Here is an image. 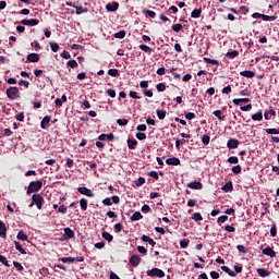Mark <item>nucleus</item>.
Instances as JSON below:
<instances>
[{
	"label": "nucleus",
	"mask_w": 279,
	"mask_h": 279,
	"mask_svg": "<svg viewBox=\"0 0 279 279\" xmlns=\"http://www.w3.org/2000/svg\"><path fill=\"white\" fill-rule=\"evenodd\" d=\"M45 205V197L43 195L35 193L32 195V202L28 205V208L37 207L38 210H43V206Z\"/></svg>",
	"instance_id": "1"
},
{
	"label": "nucleus",
	"mask_w": 279,
	"mask_h": 279,
	"mask_svg": "<svg viewBox=\"0 0 279 279\" xmlns=\"http://www.w3.org/2000/svg\"><path fill=\"white\" fill-rule=\"evenodd\" d=\"M43 189V180L32 181L28 184L26 195H32V193H38Z\"/></svg>",
	"instance_id": "2"
},
{
	"label": "nucleus",
	"mask_w": 279,
	"mask_h": 279,
	"mask_svg": "<svg viewBox=\"0 0 279 279\" xmlns=\"http://www.w3.org/2000/svg\"><path fill=\"white\" fill-rule=\"evenodd\" d=\"M146 276L149 278H165V272L160 268H151L146 271Z\"/></svg>",
	"instance_id": "3"
},
{
	"label": "nucleus",
	"mask_w": 279,
	"mask_h": 279,
	"mask_svg": "<svg viewBox=\"0 0 279 279\" xmlns=\"http://www.w3.org/2000/svg\"><path fill=\"white\" fill-rule=\"evenodd\" d=\"M7 97L9 99H19V97H21V93L19 92V87H9L7 89Z\"/></svg>",
	"instance_id": "4"
},
{
	"label": "nucleus",
	"mask_w": 279,
	"mask_h": 279,
	"mask_svg": "<svg viewBox=\"0 0 279 279\" xmlns=\"http://www.w3.org/2000/svg\"><path fill=\"white\" fill-rule=\"evenodd\" d=\"M63 240L70 241V239H75V231H73L71 228L66 227L63 229Z\"/></svg>",
	"instance_id": "5"
},
{
	"label": "nucleus",
	"mask_w": 279,
	"mask_h": 279,
	"mask_svg": "<svg viewBox=\"0 0 279 279\" xmlns=\"http://www.w3.org/2000/svg\"><path fill=\"white\" fill-rule=\"evenodd\" d=\"M77 191L81 195H85L86 197H95L93 191L86 186L77 187Z\"/></svg>",
	"instance_id": "6"
},
{
	"label": "nucleus",
	"mask_w": 279,
	"mask_h": 279,
	"mask_svg": "<svg viewBox=\"0 0 279 279\" xmlns=\"http://www.w3.org/2000/svg\"><path fill=\"white\" fill-rule=\"evenodd\" d=\"M187 189H192L193 191H202L204 189V184L199 181H193L187 183Z\"/></svg>",
	"instance_id": "7"
},
{
	"label": "nucleus",
	"mask_w": 279,
	"mask_h": 279,
	"mask_svg": "<svg viewBox=\"0 0 279 279\" xmlns=\"http://www.w3.org/2000/svg\"><path fill=\"white\" fill-rule=\"evenodd\" d=\"M141 260H143L141 256L132 255L129 259V263L132 267H137L138 265H141Z\"/></svg>",
	"instance_id": "8"
},
{
	"label": "nucleus",
	"mask_w": 279,
	"mask_h": 279,
	"mask_svg": "<svg viewBox=\"0 0 279 279\" xmlns=\"http://www.w3.org/2000/svg\"><path fill=\"white\" fill-rule=\"evenodd\" d=\"M21 23L28 27H36V25H38L40 21H38L37 19H31V20H22Z\"/></svg>",
	"instance_id": "9"
},
{
	"label": "nucleus",
	"mask_w": 279,
	"mask_h": 279,
	"mask_svg": "<svg viewBox=\"0 0 279 279\" xmlns=\"http://www.w3.org/2000/svg\"><path fill=\"white\" fill-rule=\"evenodd\" d=\"M239 140L236 138H230L228 142H227V147L228 149H236L239 147Z\"/></svg>",
	"instance_id": "10"
},
{
	"label": "nucleus",
	"mask_w": 279,
	"mask_h": 279,
	"mask_svg": "<svg viewBox=\"0 0 279 279\" xmlns=\"http://www.w3.org/2000/svg\"><path fill=\"white\" fill-rule=\"evenodd\" d=\"M8 236V227H5V222L0 220V238L7 239Z\"/></svg>",
	"instance_id": "11"
},
{
	"label": "nucleus",
	"mask_w": 279,
	"mask_h": 279,
	"mask_svg": "<svg viewBox=\"0 0 279 279\" xmlns=\"http://www.w3.org/2000/svg\"><path fill=\"white\" fill-rule=\"evenodd\" d=\"M105 8L107 12H117L119 10V2L107 3Z\"/></svg>",
	"instance_id": "12"
},
{
	"label": "nucleus",
	"mask_w": 279,
	"mask_h": 279,
	"mask_svg": "<svg viewBox=\"0 0 279 279\" xmlns=\"http://www.w3.org/2000/svg\"><path fill=\"white\" fill-rule=\"evenodd\" d=\"M27 62H40V54L33 52L27 54L26 57Z\"/></svg>",
	"instance_id": "13"
},
{
	"label": "nucleus",
	"mask_w": 279,
	"mask_h": 279,
	"mask_svg": "<svg viewBox=\"0 0 279 279\" xmlns=\"http://www.w3.org/2000/svg\"><path fill=\"white\" fill-rule=\"evenodd\" d=\"M51 122V117L50 116H45L40 122V128L41 130H47L49 123Z\"/></svg>",
	"instance_id": "14"
},
{
	"label": "nucleus",
	"mask_w": 279,
	"mask_h": 279,
	"mask_svg": "<svg viewBox=\"0 0 279 279\" xmlns=\"http://www.w3.org/2000/svg\"><path fill=\"white\" fill-rule=\"evenodd\" d=\"M263 254L265 256H270V258H276V251L269 246L263 250Z\"/></svg>",
	"instance_id": "15"
},
{
	"label": "nucleus",
	"mask_w": 279,
	"mask_h": 279,
	"mask_svg": "<svg viewBox=\"0 0 279 279\" xmlns=\"http://www.w3.org/2000/svg\"><path fill=\"white\" fill-rule=\"evenodd\" d=\"M271 117H276V110L270 109V110H265L264 112V118L266 119V121H271Z\"/></svg>",
	"instance_id": "16"
},
{
	"label": "nucleus",
	"mask_w": 279,
	"mask_h": 279,
	"mask_svg": "<svg viewBox=\"0 0 279 279\" xmlns=\"http://www.w3.org/2000/svg\"><path fill=\"white\" fill-rule=\"evenodd\" d=\"M240 75L242 77H247L248 80H252L253 77H255L256 73H254V71L245 70L240 72Z\"/></svg>",
	"instance_id": "17"
},
{
	"label": "nucleus",
	"mask_w": 279,
	"mask_h": 279,
	"mask_svg": "<svg viewBox=\"0 0 279 279\" xmlns=\"http://www.w3.org/2000/svg\"><path fill=\"white\" fill-rule=\"evenodd\" d=\"M166 163H168L172 167H178L180 165V158H177V157L168 158L166 160Z\"/></svg>",
	"instance_id": "18"
},
{
	"label": "nucleus",
	"mask_w": 279,
	"mask_h": 279,
	"mask_svg": "<svg viewBox=\"0 0 279 279\" xmlns=\"http://www.w3.org/2000/svg\"><path fill=\"white\" fill-rule=\"evenodd\" d=\"M45 165H48L49 167H54V171H58V169H60V165H58V161L56 159H48L45 161Z\"/></svg>",
	"instance_id": "19"
},
{
	"label": "nucleus",
	"mask_w": 279,
	"mask_h": 279,
	"mask_svg": "<svg viewBox=\"0 0 279 279\" xmlns=\"http://www.w3.org/2000/svg\"><path fill=\"white\" fill-rule=\"evenodd\" d=\"M222 191H225V193H232V191H234V186L232 185V181L227 182L222 186Z\"/></svg>",
	"instance_id": "20"
},
{
	"label": "nucleus",
	"mask_w": 279,
	"mask_h": 279,
	"mask_svg": "<svg viewBox=\"0 0 279 279\" xmlns=\"http://www.w3.org/2000/svg\"><path fill=\"white\" fill-rule=\"evenodd\" d=\"M257 274L262 278H267V277L271 276V272L269 270L265 269V268H258Z\"/></svg>",
	"instance_id": "21"
},
{
	"label": "nucleus",
	"mask_w": 279,
	"mask_h": 279,
	"mask_svg": "<svg viewBox=\"0 0 279 279\" xmlns=\"http://www.w3.org/2000/svg\"><path fill=\"white\" fill-rule=\"evenodd\" d=\"M101 236L105 241H108V243H112V241H114V236H112L108 231H102Z\"/></svg>",
	"instance_id": "22"
},
{
	"label": "nucleus",
	"mask_w": 279,
	"mask_h": 279,
	"mask_svg": "<svg viewBox=\"0 0 279 279\" xmlns=\"http://www.w3.org/2000/svg\"><path fill=\"white\" fill-rule=\"evenodd\" d=\"M191 17H192V19H202V8L194 9V10L191 12Z\"/></svg>",
	"instance_id": "23"
},
{
	"label": "nucleus",
	"mask_w": 279,
	"mask_h": 279,
	"mask_svg": "<svg viewBox=\"0 0 279 279\" xmlns=\"http://www.w3.org/2000/svg\"><path fill=\"white\" fill-rule=\"evenodd\" d=\"M220 269L228 274L231 278H236V272L232 271L228 266H221Z\"/></svg>",
	"instance_id": "24"
},
{
	"label": "nucleus",
	"mask_w": 279,
	"mask_h": 279,
	"mask_svg": "<svg viewBox=\"0 0 279 279\" xmlns=\"http://www.w3.org/2000/svg\"><path fill=\"white\" fill-rule=\"evenodd\" d=\"M130 219L131 221H141V219H143V214H141V211H135Z\"/></svg>",
	"instance_id": "25"
},
{
	"label": "nucleus",
	"mask_w": 279,
	"mask_h": 279,
	"mask_svg": "<svg viewBox=\"0 0 279 279\" xmlns=\"http://www.w3.org/2000/svg\"><path fill=\"white\" fill-rule=\"evenodd\" d=\"M226 57L230 60H234V58H239V52L238 50H231L226 53Z\"/></svg>",
	"instance_id": "26"
},
{
	"label": "nucleus",
	"mask_w": 279,
	"mask_h": 279,
	"mask_svg": "<svg viewBox=\"0 0 279 279\" xmlns=\"http://www.w3.org/2000/svg\"><path fill=\"white\" fill-rule=\"evenodd\" d=\"M126 143H128V147H129V149H136V145H138V141H136V140H128L126 141Z\"/></svg>",
	"instance_id": "27"
},
{
	"label": "nucleus",
	"mask_w": 279,
	"mask_h": 279,
	"mask_svg": "<svg viewBox=\"0 0 279 279\" xmlns=\"http://www.w3.org/2000/svg\"><path fill=\"white\" fill-rule=\"evenodd\" d=\"M14 245H15V250H17L20 254H27V251L23 248V246L21 245V242L14 241Z\"/></svg>",
	"instance_id": "28"
},
{
	"label": "nucleus",
	"mask_w": 279,
	"mask_h": 279,
	"mask_svg": "<svg viewBox=\"0 0 279 279\" xmlns=\"http://www.w3.org/2000/svg\"><path fill=\"white\" fill-rule=\"evenodd\" d=\"M80 206L82 210H88V199L81 198Z\"/></svg>",
	"instance_id": "29"
},
{
	"label": "nucleus",
	"mask_w": 279,
	"mask_h": 279,
	"mask_svg": "<svg viewBox=\"0 0 279 279\" xmlns=\"http://www.w3.org/2000/svg\"><path fill=\"white\" fill-rule=\"evenodd\" d=\"M17 239L19 241H28V236L26 235L24 230L19 231Z\"/></svg>",
	"instance_id": "30"
},
{
	"label": "nucleus",
	"mask_w": 279,
	"mask_h": 279,
	"mask_svg": "<svg viewBox=\"0 0 279 279\" xmlns=\"http://www.w3.org/2000/svg\"><path fill=\"white\" fill-rule=\"evenodd\" d=\"M156 113H157L158 119H160V121L165 120V118L167 117V111L166 110L157 109Z\"/></svg>",
	"instance_id": "31"
},
{
	"label": "nucleus",
	"mask_w": 279,
	"mask_h": 279,
	"mask_svg": "<svg viewBox=\"0 0 279 279\" xmlns=\"http://www.w3.org/2000/svg\"><path fill=\"white\" fill-rule=\"evenodd\" d=\"M214 114L219 119V121H226V116H223V111L221 110H215Z\"/></svg>",
	"instance_id": "32"
},
{
	"label": "nucleus",
	"mask_w": 279,
	"mask_h": 279,
	"mask_svg": "<svg viewBox=\"0 0 279 279\" xmlns=\"http://www.w3.org/2000/svg\"><path fill=\"white\" fill-rule=\"evenodd\" d=\"M108 75H110V77H119L121 74L118 69H110L108 70Z\"/></svg>",
	"instance_id": "33"
},
{
	"label": "nucleus",
	"mask_w": 279,
	"mask_h": 279,
	"mask_svg": "<svg viewBox=\"0 0 279 279\" xmlns=\"http://www.w3.org/2000/svg\"><path fill=\"white\" fill-rule=\"evenodd\" d=\"M204 61L206 64H214L215 66H219V60L210 59V58H204Z\"/></svg>",
	"instance_id": "34"
},
{
	"label": "nucleus",
	"mask_w": 279,
	"mask_h": 279,
	"mask_svg": "<svg viewBox=\"0 0 279 279\" xmlns=\"http://www.w3.org/2000/svg\"><path fill=\"white\" fill-rule=\"evenodd\" d=\"M159 173L156 171H150L147 173V175H149V178H154V180H159L160 179L159 175H165L162 172H159Z\"/></svg>",
	"instance_id": "35"
},
{
	"label": "nucleus",
	"mask_w": 279,
	"mask_h": 279,
	"mask_svg": "<svg viewBox=\"0 0 279 279\" xmlns=\"http://www.w3.org/2000/svg\"><path fill=\"white\" fill-rule=\"evenodd\" d=\"M232 173H234V175H239V173H241V171H243V168L241 167V165L238 166H233L231 168Z\"/></svg>",
	"instance_id": "36"
},
{
	"label": "nucleus",
	"mask_w": 279,
	"mask_h": 279,
	"mask_svg": "<svg viewBox=\"0 0 279 279\" xmlns=\"http://www.w3.org/2000/svg\"><path fill=\"white\" fill-rule=\"evenodd\" d=\"M252 119L254 121H262L263 120V111H257L256 113L252 114Z\"/></svg>",
	"instance_id": "37"
},
{
	"label": "nucleus",
	"mask_w": 279,
	"mask_h": 279,
	"mask_svg": "<svg viewBox=\"0 0 279 279\" xmlns=\"http://www.w3.org/2000/svg\"><path fill=\"white\" fill-rule=\"evenodd\" d=\"M75 10H76V14L80 15V14H86V12H88V8H84V7H75Z\"/></svg>",
	"instance_id": "38"
},
{
	"label": "nucleus",
	"mask_w": 279,
	"mask_h": 279,
	"mask_svg": "<svg viewBox=\"0 0 279 279\" xmlns=\"http://www.w3.org/2000/svg\"><path fill=\"white\" fill-rule=\"evenodd\" d=\"M140 49H141L142 51H145V53H151V51H154V50L151 49V47H149V46H147V45H145V44L140 45Z\"/></svg>",
	"instance_id": "39"
},
{
	"label": "nucleus",
	"mask_w": 279,
	"mask_h": 279,
	"mask_svg": "<svg viewBox=\"0 0 279 279\" xmlns=\"http://www.w3.org/2000/svg\"><path fill=\"white\" fill-rule=\"evenodd\" d=\"M227 162H229V165H239V157L231 156L227 159Z\"/></svg>",
	"instance_id": "40"
},
{
	"label": "nucleus",
	"mask_w": 279,
	"mask_h": 279,
	"mask_svg": "<svg viewBox=\"0 0 279 279\" xmlns=\"http://www.w3.org/2000/svg\"><path fill=\"white\" fill-rule=\"evenodd\" d=\"M50 48L53 53H58V51H60V45H58V43H50Z\"/></svg>",
	"instance_id": "41"
},
{
	"label": "nucleus",
	"mask_w": 279,
	"mask_h": 279,
	"mask_svg": "<svg viewBox=\"0 0 279 279\" xmlns=\"http://www.w3.org/2000/svg\"><path fill=\"white\" fill-rule=\"evenodd\" d=\"M66 66H70V69H77V66H80V65L77 64V61L72 59L66 62Z\"/></svg>",
	"instance_id": "42"
},
{
	"label": "nucleus",
	"mask_w": 279,
	"mask_h": 279,
	"mask_svg": "<svg viewBox=\"0 0 279 279\" xmlns=\"http://www.w3.org/2000/svg\"><path fill=\"white\" fill-rule=\"evenodd\" d=\"M156 88L158 93H165V90H167V85H165V83H159L156 85Z\"/></svg>",
	"instance_id": "43"
},
{
	"label": "nucleus",
	"mask_w": 279,
	"mask_h": 279,
	"mask_svg": "<svg viewBox=\"0 0 279 279\" xmlns=\"http://www.w3.org/2000/svg\"><path fill=\"white\" fill-rule=\"evenodd\" d=\"M202 143H203V145H209L210 144V135H208V134L203 135Z\"/></svg>",
	"instance_id": "44"
},
{
	"label": "nucleus",
	"mask_w": 279,
	"mask_h": 279,
	"mask_svg": "<svg viewBox=\"0 0 279 279\" xmlns=\"http://www.w3.org/2000/svg\"><path fill=\"white\" fill-rule=\"evenodd\" d=\"M192 219L194 221H204V217H202V214H199V213H194L192 216Z\"/></svg>",
	"instance_id": "45"
},
{
	"label": "nucleus",
	"mask_w": 279,
	"mask_h": 279,
	"mask_svg": "<svg viewBox=\"0 0 279 279\" xmlns=\"http://www.w3.org/2000/svg\"><path fill=\"white\" fill-rule=\"evenodd\" d=\"M172 29L178 34L179 32H182V29H184V26L182 24H173Z\"/></svg>",
	"instance_id": "46"
},
{
	"label": "nucleus",
	"mask_w": 279,
	"mask_h": 279,
	"mask_svg": "<svg viewBox=\"0 0 279 279\" xmlns=\"http://www.w3.org/2000/svg\"><path fill=\"white\" fill-rule=\"evenodd\" d=\"M189 243H191L189 239H183L180 241V246L182 247V250H186V247H189Z\"/></svg>",
	"instance_id": "47"
},
{
	"label": "nucleus",
	"mask_w": 279,
	"mask_h": 279,
	"mask_svg": "<svg viewBox=\"0 0 279 279\" xmlns=\"http://www.w3.org/2000/svg\"><path fill=\"white\" fill-rule=\"evenodd\" d=\"M13 267H15V269L17 270V271H23L25 268L23 267V265L20 263V262H16V260H14L13 262Z\"/></svg>",
	"instance_id": "48"
},
{
	"label": "nucleus",
	"mask_w": 279,
	"mask_h": 279,
	"mask_svg": "<svg viewBox=\"0 0 279 279\" xmlns=\"http://www.w3.org/2000/svg\"><path fill=\"white\" fill-rule=\"evenodd\" d=\"M125 34H126L125 31H120V32L116 33L113 36H114V38H119L120 40H122V38H125Z\"/></svg>",
	"instance_id": "49"
},
{
	"label": "nucleus",
	"mask_w": 279,
	"mask_h": 279,
	"mask_svg": "<svg viewBox=\"0 0 279 279\" xmlns=\"http://www.w3.org/2000/svg\"><path fill=\"white\" fill-rule=\"evenodd\" d=\"M277 16L276 15H265L262 14V20L263 21H276Z\"/></svg>",
	"instance_id": "50"
},
{
	"label": "nucleus",
	"mask_w": 279,
	"mask_h": 279,
	"mask_svg": "<svg viewBox=\"0 0 279 279\" xmlns=\"http://www.w3.org/2000/svg\"><path fill=\"white\" fill-rule=\"evenodd\" d=\"M59 260L61 263H75V257H62Z\"/></svg>",
	"instance_id": "51"
},
{
	"label": "nucleus",
	"mask_w": 279,
	"mask_h": 279,
	"mask_svg": "<svg viewBox=\"0 0 279 279\" xmlns=\"http://www.w3.org/2000/svg\"><path fill=\"white\" fill-rule=\"evenodd\" d=\"M117 123H118V125L123 128V126L128 125V123H130V121H128V119H118Z\"/></svg>",
	"instance_id": "52"
},
{
	"label": "nucleus",
	"mask_w": 279,
	"mask_h": 279,
	"mask_svg": "<svg viewBox=\"0 0 279 279\" xmlns=\"http://www.w3.org/2000/svg\"><path fill=\"white\" fill-rule=\"evenodd\" d=\"M137 141H145L147 138V135L143 132H138L135 134Z\"/></svg>",
	"instance_id": "53"
},
{
	"label": "nucleus",
	"mask_w": 279,
	"mask_h": 279,
	"mask_svg": "<svg viewBox=\"0 0 279 279\" xmlns=\"http://www.w3.org/2000/svg\"><path fill=\"white\" fill-rule=\"evenodd\" d=\"M278 234V228L276 227V225H272L270 228V236H277Z\"/></svg>",
	"instance_id": "54"
},
{
	"label": "nucleus",
	"mask_w": 279,
	"mask_h": 279,
	"mask_svg": "<svg viewBox=\"0 0 279 279\" xmlns=\"http://www.w3.org/2000/svg\"><path fill=\"white\" fill-rule=\"evenodd\" d=\"M66 210H69V208L66 207V205H61L58 208V213H61V215H66Z\"/></svg>",
	"instance_id": "55"
},
{
	"label": "nucleus",
	"mask_w": 279,
	"mask_h": 279,
	"mask_svg": "<svg viewBox=\"0 0 279 279\" xmlns=\"http://www.w3.org/2000/svg\"><path fill=\"white\" fill-rule=\"evenodd\" d=\"M137 252L142 254V256H147V250L145 246H137Z\"/></svg>",
	"instance_id": "56"
},
{
	"label": "nucleus",
	"mask_w": 279,
	"mask_h": 279,
	"mask_svg": "<svg viewBox=\"0 0 279 279\" xmlns=\"http://www.w3.org/2000/svg\"><path fill=\"white\" fill-rule=\"evenodd\" d=\"M0 263H2L4 267H10V264L8 263V258H5V256L3 255H0Z\"/></svg>",
	"instance_id": "57"
},
{
	"label": "nucleus",
	"mask_w": 279,
	"mask_h": 279,
	"mask_svg": "<svg viewBox=\"0 0 279 279\" xmlns=\"http://www.w3.org/2000/svg\"><path fill=\"white\" fill-rule=\"evenodd\" d=\"M226 221H228V216H226V215H222V216L218 217V219H217L218 223H226Z\"/></svg>",
	"instance_id": "58"
},
{
	"label": "nucleus",
	"mask_w": 279,
	"mask_h": 279,
	"mask_svg": "<svg viewBox=\"0 0 279 279\" xmlns=\"http://www.w3.org/2000/svg\"><path fill=\"white\" fill-rule=\"evenodd\" d=\"M236 250H238V252H240L241 254H247V250L245 248V246L244 245H238L236 246Z\"/></svg>",
	"instance_id": "59"
},
{
	"label": "nucleus",
	"mask_w": 279,
	"mask_h": 279,
	"mask_svg": "<svg viewBox=\"0 0 279 279\" xmlns=\"http://www.w3.org/2000/svg\"><path fill=\"white\" fill-rule=\"evenodd\" d=\"M142 213H151V207H149V205L145 204L142 206Z\"/></svg>",
	"instance_id": "60"
},
{
	"label": "nucleus",
	"mask_w": 279,
	"mask_h": 279,
	"mask_svg": "<svg viewBox=\"0 0 279 279\" xmlns=\"http://www.w3.org/2000/svg\"><path fill=\"white\" fill-rule=\"evenodd\" d=\"M116 232H121L123 230V225L121 222H118L114 225Z\"/></svg>",
	"instance_id": "61"
},
{
	"label": "nucleus",
	"mask_w": 279,
	"mask_h": 279,
	"mask_svg": "<svg viewBox=\"0 0 279 279\" xmlns=\"http://www.w3.org/2000/svg\"><path fill=\"white\" fill-rule=\"evenodd\" d=\"M135 184H136L137 186H143V184H145V178L140 177V178L137 179V181H135Z\"/></svg>",
	"instance_id": "62"
},
{
	"label": "nucleus",
	"mask_w": 279,
	"mask_h": 279,
	"mask_svg": "<svg viewBox=\"0 0 279 279\" xmlns=\"http://www.w3.org/2000/svg\"><path fill=\"white\" fill-rule=\"evenodd\" d=\"M102 204L105 206H112V198L111 197H107L102 201Z\"/></svg>",
	"instance_id": "63"
},
{
	"label": "nucleus",
	"mask_w": 279,
	"mask_h": 279,
	"mask_svg": "<svg viewBox=\"0 0 279 279\" xmlns=\"http://www.w3.org/2000/svg\"><path fill=\"white\" fill-rule=\"evenodd\" d=\"M266 133H268V134H279V130L278 129H266Z\"/></svg>",
	"instance_id": "64"
}]
</instances>
